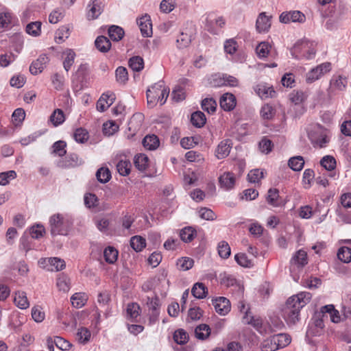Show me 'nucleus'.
Wrapping results in <instances>:
<instances>
[{"instance_id": "43", "label": "nucleus", "mask_w": 351, "mask_h": 351, "mask_svg": "<svg viewBox=\"0 0 351 351\" xmlns=\"http://www.w3.org/2000/svg\"><path fill=\"white\" fill-rule=\"evenodd\" d=\"M131 163L127 160H121L117 164V169L119 173L123 176H128L130 172Z\"/></svg>"}, {"instance_id": "47", "label": "nucleus", "mask_w": 351, "mask_h": 351, "mask_svg": "<svg viewBox=\"0 0 351 351\" xmlns=\"http://www.w3.org/2000/svg\"><path fill=\"white\" fill-rule=\"evenodd\" d=\"M191 42V36L184 32H181L176 40L177 47L179 49L187 47L190 45Z\"/></svg>"}, {"instance_id": "15", "label": "nucleus", "mask_w": 351, "mask_h": 351, "mask_svg": "<svg viewBox=\"0 0 351 351\" xmlns=\"http://www.w3.org/2000/svg\"><path fill=\"white\" fill-rule=\"evenodd\" d=\"M348 84V80L342 75H334L330 81V88L331 92L335 90H343Z\"/></svg>"}, {"instance_id": "32", "label": "nucleus", "mask_w": 351, "mask_h": 351, "mask_svg": "<svg viewBox=\"0 0 351 351\" xmlns=\"http://www.w3.org/2000/svg\"><path fill=\"white\" fill-rule=\"evenodd\" d=\"M134 165L140 171H144L148 167L149 158L143 154H140L134 157Z\"/></svg>"}, {"instance_id": "8", "label": "nucleus", "mask_w": 351, "mask_h": 351, "mask_svg": "<svg viewBox=\"0 0 351 351\" xmlns=\"http://www.w3.org/2000/svg\"><path fill=\"white\" fill-rule=\"evenodd\" d=\"M80 165L79 157L76 154H70L64 158L56 161V166L61 169H69Z\"/></svg>"}, {"instance_id": "52", "label": "nucleus", "mask_w": 351, "mask_h": 351, "mask_svg": "<svg viewBox=\"0 0 351 351\" xmlns=\"http://www.w3.org/2000/svg\"><path fill=\"white\" fill-rule=\"evenodd\" d=\"M202 108L208 113H213L216 110L217 103L213 98H206L202 101Z\"/></svg>"}, {"instance_id": "17", "label": "nucleus", "mask_w": 351, "mask_h": 351, "mask_svg": "<svg viewBox=\"0 0 351 351\" xmlns=\"http://www.w3.org/2000/svg\"><path fill=\"white\" fill-rule=\"evenodd\" d=\"M307 263V254L303 250H300L296 252L291 259V265H295L298 268H302Z\"/></svg>"}, {"instance_id": "57", "label": "nucleus", "mask_w": 351, "mask_h": 351, "mask_svg": "<svg viewBox=\"0 0 351 351\" xmlns=\"http://www.w3.org/2000/svg\"><path fill=\"white\" fill-rule=\"evenodd\" d=\"M219 255L223 258H227L230 255V247L226 241H222L218 245Z\"/></svg>"}, {"instance_id": "64", "label": "nucleus", "mask_w": 351, "mask_h": 351, "mask_svg": "<svg viewBox=\"0 0 351 351\" xmlns=\"http://www.w3.org/2000/svg\"><path fill=\"white\" fill-rule=\"evenodd\" d=\"M275 109L270 105H264L261 110V116L265 119H270L275 114Z\"/></svg>"}, {"instance_id": "11", "label": "nucleus", "mask_w": 351, "mask_h": 351, "mask_svg": "<svg viewBox=\"0 0 351 351\" xmlns=\"http://www.w3.org/2000/svg\"><path fill=\"white\" fill-rule=\"evenodd\" d=\"M219 104L223 110L231 111L236 106V97L232 93H224L220 98Z\"/></svg>"}, {"instance_id": "3", "label": "nucleus", "mask_w": 351, "mask_h": 351, "mask_svg": "<svg viewBox=\"0 0 351 351\" xmlns=\"http://www.w3.org/2000/svg\"><path fill=\"white\" fill-rule=\"evenodd\" d=\"M51 234L53 236L66 234L69 226V221L60 213L54 214L49 219Z\"/></svg>"}, {"instance_id": "12", "label": "nucleus", "mask_w": 351, "mask_h": 351, "mask_svg": "<svg viewBox=\"0 0 351 351\" xmlns=\"http://www.w3.org/2000/svg\"><path fill=\"white\" fill-rule=\"evenodd\" d=\"M236 178L233 173L227 171L224 172L219 178V185L225 190H230L234 188Z\"/></svg>"}, {"instance_id": "62", "label": "nucleus", "mask_w": 351, "mask_h": 351, "mask_svg": "<svg viewBox=\"0 0 351 351\" xmlns=\"http://www.w3.org/2000/svg\"><path fill=\"white\" fill-rule=\"evenodd\" d=\"M48 263L53 267L56 271H60L64 269L66 264L63 259L57 257H51L47 259Z\"/></svg>"}, {"instance_id": "63", "label": "nucleus", "mask_w": 351, "mask_h": 351, "mask_svg": "<svg viewBox=\"0 0 351 351\" xmlns=\"http://www.w3.org/2000/svg\"><path fill=\"white\" fill-rule=\"evenodd\" d=\"M84 200L85 206L88 208H94L98 205V198L93 193H86Z\"/></svg>"}, {"instance_id": "6", "label": "nucleus", "mask_w": 351, "mask_h": 351, "mask_svg": "<svg viewBox=\"0 0 351 351\" xmlns=\"http://www.w3.org/2000/svg\"><path fill=\"white\" fill-rule=\"evenodd\" d=\"M212 304L217 313L221 315H226L231 309V304L226 298L219 297L212 300Z\"/></svg>"}, {"instance_id": "28", "label": "nucleus", "mask_w": 351, "mask_h": 351, "mask_svg": "<svg viewBox=\"0 0 351 351\" xmlns=\"http://www.w3.org/2000/svg\"><path fill=\"white\" fill-rule=\"evenodd\" d=\"M49 120L55 127L63 123L65 120V116L62 110L56 109L49 117Z\"/></svg>"}, {"instance_id": "13", "label": "nucleus", "mask_w": 351, "mask_h": 351, "mask_svg": "<svg viewBox=\"0 0 351 351\" xmlns=\"http://www.w3.org/2000/svg\"><path fill=\"white\" fill-rule=\"evenodd\" d=\"M254 89L256 94L262 99L272 98L276 95L273 86L266 84H258Z\"/></svg>"}, {"instance_id": "16", "label": "nucleus", "mask_w": 351, "mask_h": 351, "mask_svg": "<svg viewBox=\"0 0 351 351\" xmlns=\"http://www.w3.org/2000/svg\"><path fill=\"white\" fill-rule=\"evenodd\" d=\"M147 305L149 310L152 311L150 321L155 322L159 315L160 300L158 297H147Z\"/></svg>"}, {"instance_id": "25", "label": "nucleus", "mask_w": 351, "mask_h": 351, "mask_svg": "<svg viewBox=\"0 0 351 351\" xmlns=\"http://www.w3.org/2000/svg\"><path fill=\"white\" fill-rule=\"evenodd\" d=\"M208 289L206 287L202 282L195 283L192 289V295L198 299H203L206 297Z\"/></svg>"}, {"instance_id": "1", "label": "nucleus", "mask_w": 351, "mask_h": 351, "mask_svg": "<svg viewBox=\"0 0 351 351\" xmlns=\"http://www.w3.org/2000/svg\"><path fill=\"white\" fill-rule=\"evenodd\" d=\"M311 299L309 292H300L289 297L282 308V316L289 325H294L299 320L300 312Z\"/></svg>"}, {"instance_id": "22", "label": "nucleus", "mask_w": 351, "mask_h": 351, "mask_svg": "<svg viewBox=\"0 0 351 351\" xmlns=\"http://www.w3.org/2000/svg\"><path fill=\"white\" fill-rule=\"evenodd\" d=\"M143 147L149 150H155L160 145L159 138L155 134L147 135L143 140Z\"/></svg>"}, {"instance_id": "61", "label": "nucleus", "mask_w": 351, "mask_h": 351, "mask_svg": "<svg viewBox=\"0 0 351 351\" xmlns=\"http://www.w3.org/2000/svg\"><path fill=\"white\" fill-rule=\"evenodd\" d=\"M263 171L258 169L251 170L247 174V179L252 183L258 182L263 178Z\"/></svg>"}, {"instance_id": "53", "label": "nucleus", "mask_w": 351, "mask_h": 351, "mask_svg": "<svg viewBox=\"0 0 351 351\" xmlns=\"http://www.w3.org/2000/svg\"><path fill=\"white\" fill-rule=\"evenodd\" d=\"M194 261L189 257H184L179 259L177 262V265L180 270L187 271L193 267Z\"/></svg>"}, {"instance_id": "35", "label": "nucleus", "mask_w": 351, "mask_h": 351, "mask_svg": "<svg viewBox=\"0 0 351 351\" xmlns=\"http://www.w3.org/2000/svg\"><path fill=\"white\" fill-rule=\"evenodd\" d=\"M66 142L58 141L53 144L51 153L60 157H62L66 154Z\"/></svg>"}, {"instance_id": "31", "label": "nucleus", "mask_w": 351, "mask_h": 351, "mask_svg": "<svg viewBox=\"0 0 351 351\" xmlns=\"http://www.w3.org/2000/svg\"><path fill=\"white\" fill-rule=\"evenodd\" d=\"M206 116L201 111H197L191 114V121L197 128H202L206 123Z\"/></svg>"}, {"instance_id": "4", "label": "nucleus", "mask_w": 351, "mask_h": 351, "mask_svg": "<svg viewBox=\"0 0 351 351\" xmlns=\"http://www.w3.org/2000/svg\"><path fill=\"white\" fill-rule=\"evenodd\" d=\"M330 70L331 64L330 62H324L309 71L306 73V80L307 83H313Z\"/></svg>"}, {"instance_id": "42", "label": "nucleus", "mask_w": 351, "mask_h": 351, "mask_svg": "<svg viewBox=\"0 0 351 351\" xmlns=\"http://www.w3.org/2000/svg\"><path fill=\"white\" fill-rule=\"evenodd\" d=\"M307 95L302 90H293L289 94V99L295 104H299L306 100Z\"/></svg>"}, {"instance_id": "38", "label": "nucleus", "mask_w": 351, "mask_h": 351, "mask_svg": "<svg viewBox=\"0 0 351 351\" xmlns=\"http://www.w3.org/2000/svg\"><path fill=\"white\" fill-rule=\"evenodd\" d=\"M320 165L328 171H332L336 167V160L333 156L327 155L324 156L320 160Z\"/></svg>"}, {"instance_id": "36", "label": "nucleus", "mask_w": 351, "mask_h": 351, "mask_svg": "<svg viewBox=\"0 0 351 351\" xmlns=\"http://www.w3.org/2000/svg\"><path fill=\"white\" fill-rule=\"evenodd\" d=\"M65 58L63 61V66L66 71H69L74 63L75 53L72 49H67L64 52Z\"/></svg>"}, {"instance_id": "2", "label": "nucleus", "mask_w": 351, "mask_h": 351, "mask_svg": "<svg viewBox=\"0 0 351 351\" xmlns=\"http://www.w3.org/2000/svg\"><path fill=\"white\" fill-rule=\"evenodd\" d=\"M311 45L307 41L298 42L293 46L291 53L296 59H311L315 55V50Z\"/></svg>"}, {"instance_id": "30", "label": "nucleus", "mask_w": 351, "mask_h": 351, "mask_svg": "<svg viewBox=\"0 0 351 351\" xmlns=\"http://www.w3.org/2000/svg\"><path fill=\"white\" fill-rule=\"evenodd\" d=\"M304 158L300 156L291 157L288 162L289 167L295 171H301L304 167Z\"/></svg>"}, {"instance_id": "5", "label": "nucleus", "mask_w": 351, "mask_h": 351, "mask_svg": "<svg viewBox=\"0 0 351 351\" xmlns=\"http://www.w3.org/2000/svg\"><path fill=\"white\" fill-rule=\"evenodd\" d=\"M280 21L283 23L290 22L303 23L305 21V16L300 11L294 10L282 12L279 17Z\"/></svg>"}, {"instance_id": "51", "label": "nucleus", "mask_w": 351, "mask_h": 351, "mask_svg": "<svg viewBox=\"0 0 351 351\" xmlns=\"http://www.w3.org/2000/svg\"><path fill=\"white\" fill-rule=\"evenodd\" d=\"M88 132L84 128H80L75 130L73 134L74 139L80 143H84L88 139Z\"/></svg>"}, {"instance_id": "21", "label": "nucleus", "mask_w": 351, "mask_h": 351, "mask_svg": "<svg viewBox=\"0 0 351 351\" xmlns=\"http://www.w3.org/2000/svg\"><path fill=\"white\" fill-rule=\"evenodd\" d=\"M88 7L89 8V10L87 13V18L89 20L97 18L101 13V7L100 5L99 0H92Z\"/></svg>"}, {"instance_id": "9", "label": "nucleus", "mask_w": 351, "mask_h": 351, "mask_svg": "<svg viewBox=\"0 0 351 351\" xmlns=\"http://www.w3.org/2000/svg\"><path fill=\"white\" fill-rule=\"evenodd\" d=\"M137 24L143 37H150L152 35V23L148 14L138 19Z\"/></svg>"}, {"instance_id": "19", "label": "nucleus", "mask_w": 351, "mask_h": 351, "mask_svg": "<svg viewBox=\"0 0 351 351\" xmlns=\"http://www.w3.org/2000/svg\"><path fill=\"white\" fill-rule=\"evenodd\" d=\"M95 47L101 53L108 52L111 48V42L110 40L104 36H98L95 41Z\"/></svg>"}, {"instance_id": "41", "label": "nucleus", "mask_w": 351, "mask_h": 351, "mask_svg": "<svg viewBox=\"0 0 351 351\" xmlns=\"http://www.w3.org/2000/svg\"><path fill=\"white\" fill-rule=\"evenodd\" d=\"M97 180L101 183H106L111 178V173L108 168L101 167L96 172Z\"/></svg>"}, {"instance_id": "27", "label": "nucleus", "mask_w": 351, "mask_h": 351, "mask_svg": "<svg viewBox=\"0 0 351 351\" xmlns=\"http://www.w3.org/2000/svg\"><path fill=\"white\" fill-rule=\"evenodd\" d=\"M71 301L73 306L80 308L86 304L87 296L84 293H75L71 296Z\"/></svg>"}, {"instance_id": "56", "label": "nucleus", "mask_w": 351, "mask_h": 351, "mask_svg": "<svg viewBox=\"0 0 351 351\" xmlns=\"http://www.w3.org/2000/svg\"><path fill=\"white\" fill-rule=\"evenodd\" d=\"M271 46L268 43H261L256 48V51L260 58H266L269 53Z\"/></svg>"}, {"instance_id": "49", "label": "nucleus", "mask_w": 351, "mask_h": 351, "mask_svg": "<svg viewBox=\"0 0 351 351\" xmlns=\"http://www.w3.org/2000/svg\"><path fill=\"white\" fill-rule=\"evenodd\" d=\"M41 25L40 21L32 22L26 26V32L29 35L37 36L40 34Z\"/></svg>"}, {"instance_id": "55", "label": "nucleus", "mask_w": 351, "mask_h": 351, "mask_svg": "<svg viewBox=\"0 0 351 351\" xmlns=\"http://www.w3.org/2000/svg\"><path fill=\"white\" fill-rule=\"evenodd\" d=\"M16 177V173L13 170L0 173V185L8 184L10 180H13Z\"/></svg>"}, {"instance_id": "14", "label": "nucleus", "mask_w": 351, "mask_h": 351, "mask_svg": "<svg viewBox=\"0 0 351 351\" xmlns=\"http://www.w3.org/2000/svg\"><path fill=\"white\" fill-rule=\"evenodd\" d=\"M232 145V141L230 139H225L221 141L215 150L216 157L218 159L226 158L230 152Z\"/></svg>"}, {"instance_id": "18", "label": "nucleus", "mask_w": 351, "mask_h": 351, "mask_svg": "<svg viewBox=\"0 0 351 351\" xmlns=\"http://www.w3.org/2000/svg\"><path fill=\"white\" fill-rule=\"evenodd\" d=\"M271 26V22L265 12L259 14L256 22V28L259 33L267 32Z\"/></svg>"}, {"instance_id": "33", "label": "nucleus", "mask_w": 351, "mask_h": 351, "mask_svg": "<svg viewBox=\"0 0 351 351\" xmlns=\"http://www.w3.org/2000/svg\"><path fill=\"white\" fill-rule=\"evenodd\" d=\"M279 197V191L278 189H270L267 192V201L270 205L277 207L280 205Z\"/></svg>"}, {"instance_id": "10", "label": "nucleus", "mask_w": 351, "mask_h": 351, "mask_svg": "<svg viewBox=\"0 0 351 351\" xmlns=\"http://www.w3.org/2000/svg\"><path fill=\"white\" fill-rule=\"evenodd\" d=\"M48 62L49 58L46 55L43 54L39 56V57L30 64V73L35 75L40 73L45 69Z\"/></svg>"}, {"instance_id": "40", "label": "nucleus", "mask_w": 351, "mask_h": 351, "mask_svg": "<svg viewBox=\"0 0 351 351\" xmlns=\"http://www.w3.org/2000/svg\"><path fill=\"white\" fill-rule=\"evenodd\" d=\"M70 35V29L68 26L64 25L60 27L56 32V41L58 43H61L64 41Z\"/></svg>"}, {"instance_id": "29", "label": "nucleus", "mask_w": 351, "mask_h": 351, "mask_svg": "<svg viewBox=\"0 0 351 351\" xmlns=\"http://www.w3.org/2000/svg\"><path fill=\"white\" fill-rule=\"evenodd\" d=\"M104 256L107 263L113 264L117 260L118 251L114 247L108 246L104 251Z\"/></svg>"}, {"instance_id": "45", "label": "nucleus", "mask_w": 351, "mask_h": 351, "mask_svg": "<svg viewBox=\"0 0 351 351\" xmlns=\"http://www.w3.org/2000/svg\"><path fill=\"white\" fill-rule=\"evenodd\" d=\"M173 339L178 344L184 345L189 340V335L184 330L178 329L174 332Z\"/></svg>"}, {"instance_id": "37", "label": "nucleus", "mask_w": 351, "mask_h": 351, "mask_svg": "<svg viewBox=\"0 0 351 351\" xmlns=\"http://www.w3.org/2000/svg\"><path fill=\"white\" fill-rule=\"evenodd\" d=\"M337 258L345 263L351 262V248L346 246L341 247L337 252Z\"/></svg>"}, {"instance_id": "34", "label": "nucleus", "mask_w": 351, "mask_h": 351, "mask_svg": "<svg viewBox=\"0 0 351 351\" xmlns=\"http://www.w3.org/2000/svg\"><path fill=\"white\" fill-rule=\"evenodd\" d=\"M130 245L136 252H141L146 246L145 239L141 236H134L130 239Z\"/></svg>"}, {"instance_id": "39", "label": "nucleus", "mask_w": 351, "mask_h": 351, "mask_svg": "<svg viewBox=\"0 0 351 351\" xmlns=\"http://www.w3.org/2000/svg\"><path fill=\"white\" fill-rule=\"evenodd\" d=\"M90 331L86 328L82 327L77 330L76 339L79 343L85 344L90 340Z\"/></svg>"}, {"instance_id": "26", "label": "nucleus", "mask_w": 351, "mask_h": 351, "mask_svg": "<svg viewBox=\"0 0 351 351\" xmlns=\"http://www.w3.org/2000/svg\"><path fill=\"white\" fill-rule=\"evenodd\" d=\"M210 335V328L207 324H199L195 329V336L198 339L204 340L207 339Z\"/></svg>"}, {"instance_id": "20", "label": "nucleus", "mask_w": 351, "mask_h": 351, "mask_svg": "<svg viewBox=\"0 0 351 351\" xmlns=\"http://www.w3.org/2000/svg\"><path fill=\"white\" fill-rule=\"evenodd\" d=\"M14 302L17 307L21 309H26L29 306L26 293L22 291H19L15 293Z\"/></svg>"}, {"instance_id": "50", "label": "nucleus", "mask_w": 351, "mask_h": 351, "mask_svg": "<svg viewBox=\"0 0 351 351\" xmlns=\"http://www.w3.org/2000/svg\"><path fill=\"white\" fill-rule=\"evenodd\" d=\"M141 308L136 303L128 304L126 308L127 316L132 319H136L140 315Z\"/></svg>"}, {"instance_id": "58", "label": "nucleus", "mask_w": 351, "mask_h": 351, "mask_svg": "<svg viewBox=\"0 0 351 351\" xmlns=\"http://www.w3.org/2000/svg\"><path fill=\"white\" fill-rule=\"evenodd\" d=\"M234 259L237 263L242 267H250L252 265L251 260H250L244 253L237 254L234 256Z\"/></svg>"}, {"instance_id": "60", "label": "nucleus", "mask_w": 351, "mask_h": 351, "mask_svg": "<svg viewBox=\"0 0 351 351\" xmlns=\"http://www.w3.org/2000/svg\"><path fill=\"white\" fill-rule=\"evenodd\" d=\"M54 344L59 349L65 351L69 350L72 346V344L69 341L58 336L54 337Z\"/></svg>"}, {"instance_id": "23", "label": "nucleus", "mask_w": 351, "mask_h": 351, "mask_svg": "<svg viewBox=\"0 0 351 351\" xmlns=\"http://www.w3.org/2000/svg\"><path fill=\"white\" fill-rule=\"evenodd\" d=\"M108 36L113 41L121 40L125 34L123 29L117 25H111L108 30Z\"/></svg>"}, {"instance_id": "46", "label": "nucleus", "mask_w": 351, "mask_h": 351, "mask_svg": "<svg viewBox=\"0 0 351 351\" xmlns=\"http://www.w3.org/2000/svg\"><path fill=\"white\" fill-rule=\"evenodd\" d=\"M128 64L134 71H140L143 69V59L140 56H134L129 60Z\"/></svg>"}, {"instance_id": "7", "label": "nucleus", "mask_w": 351, "mask_h": 351, "mask_svg": "<svg viewBox=\"0 0 351 351\" xmlns=\"http://www.w3.org/2000/svg\"><path fill=\"white\" fill-rule=\"evenodd\" d=\"M115 98V95L112 92L103 93L97 101V110L104 112L114 103Z\"/></svg>"}, {"instance_id": "54", "label": "nucleus", "mask_w": 351, "mask_h": 351, "mask_svg": "<svg viewBox=\"0 0 351 351\" xmlns=\"http://www.w3.org/2000/svg\"><path fill=\"white\" fill-rule=\"evenodd\" d=\"M117 81L120 84H125L128 80V73L126 68L119 66L115 71Z\"/></svg>"}, {"instance_id": "24", "label": "nucleus", "mask_w": 351, "mask_h": 351, "mask_svg": "<svg viewBox=\"0 0 351 351\" xmlns=\"http://www.w3.org/2000/svg\"><path fill=\"white\" fill-rule=\"evenodd\" d=\"M196 230L191 226L182 228L180 232L181 240L185 243H189L196 237Z\"/></svg>"}, {"instance_id": "44", "label": "nucleus", "mask_w": 351, "mask_h": 351, "mask_svg": "<svg viewBox=\"0 0 351 351\" xmlns=\"http://www.w3.org/2000/svg\"><path fill=\"white\" fill-rule=\"evenodd\" d=\"M274 337L276 341V345L278 346V349L283 348L291 343V337L287 334L280 333L274 335Z\"/></svg>"}, {"instance_id": "59", "label": "nucleus", "mask_w": 351, "mask_h": 351, "mask_svg": "<svg viewBox=\"0 0 351 351\" xmlns=\"http://www.w3.org/2000/svg\"><path fill=\"white\" fill-rule=\"evenodd\" d=\"M119 130V125L112 121L104 123L103 131L106 135L111 136Z\"/></svg>"}, {"instance_id": "48", "label": "nucleus", "mask_w": 351, "mask_h": 351, "mask_svg": "<svg viewBox=\"0 0 351 351\" xmlns=\"http://www.w3.org/2000/svg\"><path fill=\"white\" fill-rule=\"evenodd\" d=\"M261 350L262 351H276L278 350L274 336L263 341L261 344Z\"/></svg>"}]
</instances>
